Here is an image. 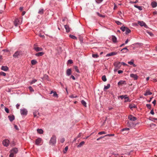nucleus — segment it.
I'll return each mask as SVG.
<instances>
[{
	"label": "nucleus",
	"instance_id": "obj_8",
	"mask_svg": "<svg viewBox=\"0 0 157 157\" xmlns=\"http://www.w3.org/2000/svg\"><path fill=\"white\" fill-rule=\"evenodd\" d=\"M117 54V52H112L110 53H108L106 54V57H109L110 56H113L116 55Z\"/></svg>",
	"mask_w": 157,
	"mask_h": 157
},
{
	"label": "nucleus",
	"instance_id": "obj_60",
	"mask_svg": "<svg viewBox=\"0 0 157 157\" xmlns=\"http://www.w3.org/2000/svg\"><path fill=\"white\" fill-rule=\"evenodd\" d=\"M77 97V96H74L73 95H71L70 96V97L71 98H75Z\"/></svg>",
	"mask_w": 157,
	"mask_h": 157
},
{
	"label": "nucleus",
	"instance_id": "obj_5",
	"mask_svg": "<svg viewBox=\"0 0 157 157\" xmlns=\"http://www.w3.org/2000/svg\"><path fill=\"white\" fill-rule=\"evenodd\" d=\"M10 143L9 140L8 139H5L3 140L2 144L4 146L6 147L8 146Z\"/></svg>",
	"mask_w": 157,
	"mask_h": 157
},
{
	"label": "nucleus",
	"instance_id": "obj_3",
	"mask_svg": "<svg viewBox=\"0 0 157 157\" xmlns=\"http://www.w3.org/2000/svg\"><path fill=\"white\" fill-rule=\"evenodd\" d=\"M22 52L21 51H17L13 55V56L14 58H17L18 56L21 55Z\"/></svg>",
	"mask_w": 157,
	"mask_h": 157
},
{
	"label": "nucleus",
	"instance_id": "obj_62",
	"mask_svg": "<svg viewBox=\"0 0 157 157\" xmlns=\"http://www.w3.org/2000/svg\"><path fill=\"white\" fill-rule=\"evenodd\" d=\"M150 113L152 115H154V113L153 110H152L150 111Z\"/></svg>",
	"mask_w": 157,
	"mask_h": 157
},
{
	"label": "nucleus",
	"instance_id": "obj_53",
	"mask_svg": "<svg viewBox=\"0 0 157 157\" xmlns=\"http://www.w3.org/2000/svg\"><path fill=\"white\" fill-rule=\"evenodd\" d=\"M103 0H95L96 2L98 3H101Z\"/></svg>",
	"mask_w": 157,
	"mask_h": 157
},
{
	"label": "nucleus",
	"instance_id": "obj_39",
	"mask_svg": "<svg viewBox=\"0 0 157 157\" xmlns=\"http://www.w3.org/2000/svg\"><path fill=\"white\" fill-rule=\"evenodd\" d=\"M37 114H39V113H38L37 111H35L33 112V115L34 117H37Z\"/></svg>",
	"mask_w": 157,
	"mask_h": 157
},
{
	"label": "nucleus",
	"instance_id": "obj_19",
	"mask_svg": "<svg viewBox=\"0 0 157 157\" xmlns=\"http://www.w3.org/2000/svg\"><path fill=\"white\" fill-rule=\"evenodd\" d=\"M34 48V49L36 52L41 51L43 50L42 48L40 47H35Z\"/></svg>",
	"mask_w": 157,
	"mask_h": 157
},
{
	"label": "nucleus",
	"instance_id": "obj_45",
	"mask_svg": "<svg viewBox=\"0 0 157 157\" xmlns=\"http://www.w3.org/2000/svg\"><path fill=\"white\" fill-rule=\"evenodd\" d=\"M115 22L117 25H121L122 24V23L121 22L118 21H116Z\"/></svg>",
	"mask_w": 157,
	"mask_h": 157
},
{
	"label": "nucleus",
	"instance_id": "obj_11",
	"mask_svg": "<svg viewBox=\"0 0 157 157\" xmlns=\"http://www.w3.org/2000/svg\"><path fill=\"white\" fill-rule=\"evenodd\" d=\"M42 139L40 138H38L36 139L35 141V144L37 145H39L41 142Z\"/></svg>",
	"mask_w": 157,
	"mask_h": 157
},
{
	"label": "nucleus",
	"instance_id": "obj_43",
	"mask_svg": "<svg viewBox=\"0 0 157 157\" xmlns=\"http://www.w3.org/2000/svg\"><path fill=\"white\" fill-rule=\"evenodd\" d=\"M6 74L4 72H3L2 71L0 72V75H1L5 76H6Z\"/></svg>",
	"mask_w": 157,
	"mask_h": 157
},
{
	"label": "nucleus",
	"instance_id": "obj_49",
	"mask_svg": "<svg viewBox=\"0 0 157 157\" xmlns=\"http://www.w3.org/2000/svg\"><path fill=\"white\" fill-rule=\"evenodd\" d=\"M60 141L61 143H63L65 141V139L63 138H62L60 139Z\"/></svg>",
	"mask_w": 157,
	"mask_h": 157
},
{
	"label": "nucleus",
	"instance_id": "obj_42",
	"mask_svg": "<svg viewBox=\"0 0 157 157\" xmlns=\"http://www.w3.org/2000/svg\"><path fill=\"white\" fill-rule=\"evenodd\" d=\"M69 36L72 39H77V38L74 35H70Z\"/></svg>",
	"mask_w": 157,
	"mask_h": 157
},
{
	"label": "nucleus",
	"instance_id": "obj_32",
	"mask_svg": "<svg viewBox=\"0 0 157 157\" xmlns=\"http://www.w3.org/2000/svg\"><path fill=\"white\" fill-rule=\"evenodd\" d=\"M81 103L82 104L84 105L85 107L86 106V102L84 100H82L81 101Z\"/></svg>",
	"mask_w": 157,
	"mask_h": 157
},
{
	"label": "nucleus",
	"instance_id": "obj_24",
	"mask_svg": "<svg viewBox=\"0 0 157 157\" xmlns=\"http://www.w3.org/2000/svg\"><path fill=\"white\" fill-rule=\"evenodd\" d=\"M128 126V127H132L133 126L134 124L131 122L128 121L127 122Z\"/></svg>",
	"mask_w": 157,
	"mask_h": 157
},
{
	"label": "nucleus",
	"instance_id": "obj_15",
	"mask_svg": "<svg viewBox=\"0 0 157 157\" xmlns=\"http://www.w3.org/2000/svg\"><path fill=\"white\" fill-rule=\"evenodd\" d=\"M151 5L153 8H155L157 6V3L153 1L151 2Z\"/></svg>",
	"mask_w": 157,
	"mask_h": 157
},
{
	"label": "nucleus",
	"instance_id": "obj_6",
	"mask_svg": "<svg viewBox=\"0 0 157 157\" xmlns=\"http://www.w3.org/2000/svg\"><path fill=\"white\" fill-rule=\"evenodd\" d=\"M128 119L131 121H134L137 120V118L133 117L132 115H130L128 116Z\"/></svg>",
	"mask_w": 157,
	"mask_h": 157
},
{
	"label": "nucleus",
	"instance_id": "obj_44",
	"mask_svg": "<svg viewBox=\"0 0 157 157\" xmlns=\"http://www.w3.org/2000/svg\"><path fill=\"white\" fill-rule=\"evenodd\" d=\"M53 96L54 97H56L57 98H58V94H57L56 92H53Z\"/></svg>",
	"mask_w": 157,
	"mask_h": 157
},
{
	"label": "nucleus",
	"instance_id": "obj_29",
	"mask_svg": "<svg viewBox=\"0 0 157 157\" xmlns=\"http://www.w3.org/2000/svg\"><path fill=\"white\" fill-rule=\"evenodd\" d=\"M110 84H107V85L106 86H105L104 87V90H107L108 89H109L110 87Z\"/></svg>",
	"mask_w": 157,
	"mask_h": 157
},
{
	"label": "nucleus",
	"instance_id": "obj_21",
	"mask_svg": "<svg viewBox=\"0 0 157 157\" xmlns=\"http://www.w3.org/2000/svg\"><path fill=\"white\" fill-rule=\"evenodd\" d=\"M129 107L132 110L134 108H136V106L135 104H131L129 105Z\"/></svg>",
	"mask_w": 157,
	"mask_h": 157
},
{
	"label": "nucleus",
	"instance_id": "obj_16",
	"mask_svg": "<svg viewBox=\"0 0 157 157\" xmlns=\"http://www.w3.org/2000/svg\"><path fill=\"white\" fill-rule=\"evenodd\" d=\"M1 69L4 71H6L8 70V67L6 66H2V67Z\"/></svg>",
	"mask_w": 157,
	"mask_h": 157
},
{
	"label": "nucleus",
	"instance_id": "obj_37",
	"mask_svg": "<svg viewBox=\"0 0 157 157\" xmlns=\"http://www.w3.org/2000/svg\"><path fill=\"white\" fill-rule=\"evenodd\" d=\"M128 63L130 65H133L134 66H135V64H134L133 60H132L131 61L128 62Z\"/></svg>",
	"mask_w": 157,
	"mask_h": 157
},
{
	"label": "nucleus",
	"instance_id": "obj_61",
	"mask_svg": "<svg viewBox=\"0 0 157 157\" xmlns=\"http://www.w3.org/2000/svg\"><path fill=\"white\" fill-rule=\"evenodd\" d=\"M123 72V71L122 70H119L118 71V73L119 74L122 73Z\"/></svg>",
	"mask_w": 157,
	"mask_h": 157
},
{
	"label": "nucleus",
	"instance_id": "obj_58",
	"mask_svg": "<svg viewBox=\"0 0 157 157\" xmlns=\"http://www.w3.org/2000/svg\"><path fill=\"white\" fill-rule=\"evenodd\" d=\"M104 137H105V136H101V137H100L99 138H98L97 139V141H98L100 139H102V138H103Z\"/></svg>",
	"mask_w": 157,
	"mask_h": 157
},
{
	"label": "nucleus",
	"instance_id": "obj_4",
	"mask_svg": "<svg viewBox=\"0 0 157 157\" xmlns=\"http://www.w3.org/2000/svg\"><path fill=\"white\" fill-rule=\"evenodd\" d=\"M27 112L28 111L26 109H20L21 114L22 115H26L27 114Z\"/></svg>",
	"mask_w": 157,
	"mask_h": 157
},
{
	"label": "nucleus",
	"instance_id": "obj_46",
	"mask_svg": "<svg viewBox=\"0 0 157 157\" xmlns=\"http://www.w3.org/2000/svg\"><path fill=\"white\" fill-rule=\"evenodd\" d=\"M146 106L149 109H151V106L150 104H147L146 105Z\"/></svg>",
	"mask_w": 157,
	"mask_h": 157
},
{
	"label": "nucleus",
	"instance_id": "obj_41",
	"mask_svg": "<svg viewBox=\"0 0 157 157\" xmlns=\"http://www.w3.org/2000/svg\"><path fill=\"white\" fill-rule=\"evenodd\" d=\"M126 27L124 26H122L121 28V29L123 32L125 31Z\"/></svg>",
	"mask_w": 157,
	"mask_h": 157
},
{
	"label": "nucleus",
	"instance_id": "obj_40",
	"mask_svg": "<svg viewBox=\"0 0 157 157\" xmlns=\"http://www.w3.org/2000/svg\"><path fill=\"white\" fill-rule=\"evenodd\" d=\"M68 146L66 147L64 149L63 151V152L64 153H65L67 152L68 149Z\"/></svg>",
	"mask_w": 157,
	"mask_h": 157
},
{
	"label": "nucleus",
	"instance_id": "obj_55",
	"mask_svg": "<svg viewBox=\"0 0 157 157\" xmlns=\"http://www.w3.org/2000/svg\"><path fill=\"white\" fill-rule=\"evenodd\" d=\"M5 111L7 113H9V109L6 107H5Z\"/></svg>",
	"mask_w": 157,
	"mask_h": 157
},
{
	"label": "nucleus",
	"instance_id": "obj_63",
	"mask_svg": "<svg viewBox=\"0 0 157 157\" xmlns=\"http://www.w3.org/2000/svg\"><path fill=\"white\" fill-rule=\"evenodd\" d=\"M19 106H20V104H17L16 105V107L17 109H18L19 108Z\"/></svg>",
	"mask_w": 157,
	"mask_h": 157
},
{
	"label": "nucleus",
	"instance_id": "obj_13",
	"mask_svg": "<svg viewBox=\"0 0 157 157\" xmlns=\"http://www.w3.org/2000/svg\"><path fill=\"white\" fill-rule=\"evenodd\" d=\"M8 118L9 119L10 121L11 122L13 121L15 119V117L14 115H9L8 116Z\"/></svg>",
	"mask_w": 157,
	"mask_h": 157
},
{
	"label": "nucleus",
	"instance_id": "obj_9",
	"mask_svg": "<svg viewBox=\"0 0 157 157\" xmlns=\"http://www.w3.org/2000/svg\"><path fill=\"white\" fill-rule=\"evenodd\" d=\"M130 76L131 77L133 78L134 80H137L138 77V76L136 74H130Z\"/></svg>",
	"mask_w": 157,
	"mask_h": 157
},
{
	"label": "nucleus",
	"instance_id": "obj_59",
	"mask_svg": "<svg viewBox=\"0 0 157 157\" xmlns=\"http://www.w3.org/2000/svg\"><path fill=\"white\" fill-rule=\"evenodd\" d=\"M70 78H72L73 80H75V78L73 75H71V76Z\"/></svg>",
	"mask_w": 157,
	"mask_h": 157
},
{
	"label": "nucleus",
	"instance_id": "obj_27",
	"mask_svg": "<svg viewBox=\"0 0 157 157\" xmlns=\"http://www.w3.org/2000/svg\"><path fill=\"white\" fill-rule=\"evenodd\" d=\"M134 6L135 7L138 9L140 10H142V7L141 6H137L136 5H135Z\"/></svg>",
	"mask_w": 157,
	"mask_h": 157
},
{
	"label": "nucleus",
	"instance_id": "obj_12",
	"mask_svg": "<svg viewBox=\"0 0 157 157\" xmlns=\"http://www.w3.org/2000/svg\"><path fill=\"white\" fill-rule=\"evenodd\" d=\"M71 68H69L66 71V75L67 76H69L71 74Z\"/></svg>",
	"mask_w": 157,
	"mask_h": 157
},
{
	"label": "nucleus",
	"instance_id": "obj_33",
	"mask_svg": "<svg viewBox=\"0 0 157 157\" xmlns=\"http://www.w3.org/2000/svg\"><path fill=\"white\" fill-rule=\"evenodd\" d=\"M37 81V80L35 79H33L32 81L30 82V85H31L33 83H35Z\"/></svg>",
	"mask_w": 157,
	"mask_h": 157
},
{
	"label": "nucleus",
	"instance_id": "obj_51",
	"mask_svg": "<svg viewBox=\"0 0 157 157\" xmlns=\"http://www.w3.org/2000/svg\"><path fill=\"white\" fill-rule=\"evenodd\" d=\"M138 0H136L134 2H132V1H130V3L131 4H133V3H136L138 2Z\"/></svg>",
	"mask_w": 157,
	"mask_h": 157
},
{
	"label": "nucleus",
	"instance_id": "obj_10",
	"mask_svg": "<svg viewBox=\"0 0 157 157\" xmlns=\"http://www.w3.org/2000/svg\"><path fill=\"white\" fill-rule=\"evenodd\" d=\"M11 152L15 154L18 152V149L17 148L15 147L13 148L10 151Z\"/></svg>",
	"mask_w": 157,
	"mask_h": 157
},
{
	"label": "nucleus",
	"instance_id": "obj_30",
	"mask_svg": "<svg viewBox=\"0 0 157 157\" xmlns=\"http://www.w3.org/2000/svg\"><path fill=\"white\" fill-rule=\"evenodd\" d=\"M125 33L126 34H128L131 32V30L127 27L126 28L125 30Z\"/></svg>",
	"mask_w": 157,
	"mask_h": 157
},
{
	"label": "nucleus",
	"instance_id": "obj_7",
	"mask_svg": "<svg viewBox=\"0 0 157 157\" xmlns=\"http://www.w3.org/2000/svg\"><path fill=\"white\" fill-rule=\"evenodd\" d=\"M138 24L140 25V26H144L145 27H146L147 26V25L145 23V22H144L143 21H138Z\"/></svg>",
	"mask_w": 157,
	"mask_h": 157
},
{
	"label": "nucleus",
	"instance_id": "obj_47",
	"mask_svg": "<svg viewBox=\"0 0 157 157\" xmlns=\"http://www.w3.org/2000/svg\"><path fill=\"white\" fill-rule=\"evenodd\" d=\"M29 88L30 91L31 92H34V90H33V88H32V87L31 86H30L29 87Z\"/></svg>",
	"mask_w": 157,
	"mask_h": 157
},
{
	"label": "nucleus",
	"instance_id": "obj_18",
	"mask_svg": "<svg viewBox=\"0 0 157 157\" xmlns=\"http://www.w3.org/2000/svg\"><path fill=\"white\" fill-rule=\"evenodd\" d=\"M152 94V93L150 92L148 90H147L145 93L144 94L145 96H147L148 95H151Z\"/></svg>",
	"mask_w": 157,
	"mask_h": 157
},
{
	"label": "nucleus",
	"instance_id": "obj_22",
	"mask_svg": "<svg viewBox=\"0 0 157 157\" xmlns=\"http://www.w3.org/2000/svg\"><path fill=\"white\" fill-rule=\"evenodd\" d=\"M64 27L66 30V31L67 32V33L69 32L70 31V28H69V26L68 25H64Z\"/></svg>",
	"mask_w": 157,
	"mask_h": 157
},
{
	"label": "nucleus",
	"instance_id": "obj_34",
	"mask_svg": "<svg viewBox=\"0 0 157 157\" xmlns=\"http://www.w3.org/2000/svg\"><path fill=\"white\" fill-rule=\"evenodd\" d=\"M92 56L93 57L95 58H98L99 56V55L97 54H93L92 55Z\"/></svg>",
	"mask_w": 157,
	"mask_h": 157
},
{
	"label": "nucleus",
	"instance_id": "obj_64",
	"mask_svg": "<svg viewBox=\"0 0 157 157\" xmlns=\"http://www.w3.org/2000/svg\"><path fill=\"white\" fill-rule=\"evenodd\" d=\"M124 97V98L125 99H128V98H129L128 97L127 95H125Z\"/></svg>",
	"mask_w": 157,
	"mask_h": 157
},
{
	"label": "nucleus",
	"instance_id": "obj_52",
	"mask_svg": "<svg viewBox=\"0 0 157 157\" xmlns=\"http://www.w3.org/2000/svg\"><path fill=\"white\" fill-rule=\"evenodd\" d=\"M67 63L68 64H72V63H73L72 60L71 59H69L68 60Z\"/></svg>",
	"mask_w": 157,
	"mask_h": 157
},
{
	"label": "nucleus",
	"instance_id": "obj_35",
	"mask_svg": "<svg viewBox=\"0 0 157 157\" xmlns=\"http://www.w3.org/2000/svg\"><path fill=\"white\" fill-rule=\"evenodd\" d=\"M74 68L75 69V70L76 71L77 73H80L79 70L78 69V67L77 66H74Z\"/></svg>",
	"mask_w": 157,
	"mask_h": 157
},
{
	"label": "nucleus",
	"instance_id": "obj_36",
	"mask_svg": "<svg viewBox=\"0 0 157 157\" xmlns=\"http://www.w3.org/2000/svg\"><path fill=\"white\" fill-rule=\"evenodd\" d=\"M129 130H130V129L129 128H123L121 130V132H123L125 131H129Z\"/></svg>",
	"mask_w": 157,
	"mask_h": 157
},
{
	"label": "nucleus",
	"instance_id": "obj_28",
	"mask_svg": "<svg viewBox=\"0 0 157 157\" xmlns=\"http://www.w3.org/2000/svg\"><path fill=\"white\" fill-rule=\"evenodd\" d=\"M37 132L39 134H42L43 133V131L41 129H37Z\"/></svg>",
	"mask_w": 157,
	"mask_h": 157
},
{
	"label": "nucleus",
	"instance_id": "obj_57",
	"mask_svg": "<svg viewBox=\"0 0 157 157\" xmlns=\"http://www.w3.org/2000/svg\"><path fill=\"white\" fill-rule=\"evenodd\" d=\"M124 95H121L119 97L120 98H121V99H123L124 98Z\"/></svg>",
	"mask_w": 157,
	"mask_h": 157
},
{
	"label": "nucleus",
	"instance_id": "obj_20",
	"mask_svg": "<svg viewBox=\"0 0 157 157\" xmlns=\"http://www.w3.org/2000/svg\"><path fill=\"white\" fill-rule=\"evenodd\" d=\"M112 39L114 43H116L117 42V38L114 36H112Z\"/></svg>",
	"mask_w": 157,
	"mask_h": 157
},
{
	"label": "nucleus",
	"instance_id": "obj_25",
	"mask_svg": "<svg viewBox=\"0 0 157 157\" xmlns=\"http://www.w3.org/2000/svg\"><path fill=\"white\" fill-rule=\"evenodd\" d=\"M44 12V10L43 9H40L39 10L38 13L40 14H42Z\"/></svg>",
	"mask_w": 157,
	"mask_h": 157
},
{
	"label": "nucleus",
	"instance_id": "obj_23",
	"mask_svg": "<svg viewBox=\"0 0 157 157\" xmlns=\"http://www.w3.org/2000/svg\"><path fill=\"white\" fill-rule=\"evenodd\" d=\"M85 144V142L83 141L81 142L77 146L78 147H79Z\"/></svg>",
	"mask_w": 157,
	"mask_h": 157
},
{
	"label": "nucleus",
	"instance_id": "obj_48",
	"mask_svg": "<svg viewBox=\"0 0 157 157\" xmlns=\"http://www.w3.org/2000/svg\"><path fill=\"white\" fill-rule=\"evenodd\" d=\"M114 134H107V135H105V136H114Z\"/></svg>",
	"mask_w": 157,
	"mask_h": 157
},
{
	"label": "nucleus",
	"instance_id": "obj_17",
	"mask_svg": "<svg viewBox=\"0 0 157 157\" xmlns=\"http://www.w3.org/2000/svg\"><path fill=\"white\" fill-rule=\"evenodd\" d=\"M44 54L43 52H39L35 54V55L37 56H40L43 55Z\"/></svg>",
	"mask_w": 157,
	"mask_h": 157
},
{
	"label": "nucleus",
	"instance_id": "obj_56",
	"mask_svg": "<svg viewBox=\"0 0 157 157\" xmlns=\"http://www.w3.org/2000/svg\"><path fill=\"white\" fill-rule=\"evenodd\" d=\"M130 101H131L130 100L129 98H128V99H125L124 101L125 102H130Z\"/></svg>",
	"mask_w": 157,
	"mask_h": 157
},
{
	"label": "nucleus",
	"instance_id": "obj_14",
	"mask_svg": "<svg viewBox=\"0 0 157 157\" xmlns=\"http://www.w3.org/2000/svg\"><path fill=\"white\" fill-rule=\"evenodd\" d=\"M117 84L119 86L123 84H126V81H125L120 80L118 82Z\"/></svg>",
	"mask_w": 157,
	"mask_h": 157
},
{
	"label": "nucleus",
	"instance_id": "obj_31",
	"mask_svg": "<svg viewBox=\"0 0 157 157\" xmlns=\"http://www.w3.org/2000/svg\"><path fill=\"white\" fill-rule=\"evenodd\" d=\"M37 63V62L36 60L33 59V60H32L31 61V64L33 65H34L36 64Z\"/></svg>",
	"mask_w": 157,
	"mask_h": 157
},
{
	"label": "nucleus",
	"instance_id": "obj_54",
	"mask_svg": "<svg viewBox=\"0 0 157 157\" xmlns=\"http://www.w3.org/2000/svg\"><path fill=\"white\" fill-rule=\"evenodd\" d=\"M10 153L9 155L10 157H14V154L11 152L10 151Z\"/></svg>",
	"mask_w": 157,
	"mask_h": 157
},
{
	"label": "nucleus",
	"instance_id": "obj_2",
	"mask_svg": "<svg viewBox=\"0 0 157 157\" xmlns=\"http://www.w3.org/2000/svg\"><path fill=\"white\" fill-rule=\"evenodd\" d=\"M22 20L20 18H17L15 19L14 21V24L16 26H17L18 25L21 23Z\"/></svg>",
	"mask_w": 157,
	"mask_h": 157
},
{
	"label": "nucleus",
	"instance_id": "obj_50",
	"mask_svg": "<svg viewBox=\"0 0 157 157\" xmlns=\"http://www.w3.org/2000/svg\"><path fill=\"white\" fill-rule=\"evenodd\" d=\"M106 132H104V131H102V132H98V134L100 135H102V134H106Z\"/></svg>",
	"mask_w": 157,
	"mask_h": 157
},
{
	"label": "nucleus",
	"instance_id": "obj_38",
	"mask_svg": "<svg viewBox=\"0 0 157 157\" xmlns=\"http://www.w3.org/2000/svg\"><path fill=\"white\" fill-rule=\"evenodd\" d=\"M101 79L104 82H105L106 81V78L105 75L103 76L102 77Z\"/></svg>",
	"mask_w": 157,
	"mask_h": 157
},
{
	"label": "nucleus",
	"instance_id": "obj_1",
	"mask_svg": "<svg viewBox=\"0 0 157 157\" xmlns=\"http://www.w3.org/2000/svg\"><path fill=\"white\" fill-rule=\"evenodd\" d=\"M56 143V137L55 135H53L51 138L49 144L52 145H55Z\"/></svg>",
	"mask_w": 157,
	"mask_h": 157
},
{
	"label": "nucleus",
	"instance_id": "obj_26",
	"mask_svg": "<svg viewBox=\"0 0 157 157\" xmlns=\"http://www.w3.org/2000/svg\"><path fill=\"white\" fill-rule=\"evenodd\" d=\"M128 49H127V47L124 48H123L121 51H122L123 52H127V51H128Z\"/></svg>",
	"mask_w": 157,
	"mask_h": 157
}]
</instances>
